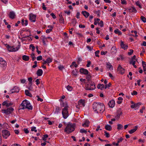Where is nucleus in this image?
Returning a JSON list of instances; mask_svg holds the SVG:
<instances>
[{
	"instance_id": "1",
	"label": "nucleus",
	"mask_w": 146,
	"mask_h": 146,
	"mask_svg": "<svg viewBox=\"0 0 146 146\" xmlns=\"http://www.w3.org/2000/svg\"><path fill=\"white\" fill-rule=\"evenodd\" d=\"M93 108L94 111L97 113H102L105 110V106L102 103H94L93 104Z\"/></svg>"
},
{
	"instance_id": "2",
	"label": "nucleus",
	"mask_w": 146,
	"mask_h": 146,
	"mask_svg": "<svg viewBox=\"0 0 146 146\" xmlns=\"http://www.w3.org/2000/svg\"><path fill=\"white\" fill-rule=\"evenodd\" d=\"M75 126V123H68L66 127L64 129V131L67 133L69 134L74 130Z\"/></svg>"
},
{
	"instance_id": "3",
	"label": "nucleus",
	"mask_w": 146,
	"mask_h": 146,
	"mask_svg": "<svg viewBox=\"0 0 146 146\" xmlns=\"http://www.w3.org/2000/svg\"><path fill=\"white\" fill-rule=\"evenodd\" d=\"M30 102L28 100H25L23 101L21 104V105L20 106V109H28L29 110H32L33 109V106H29V108H28V106L29 105Z\"/></svg>"
},
{
	"instance_id": "4",
	"label": "nucleus",
	"mask_w": 146,
	"mask_h": 146,
	"mask_svg": "<svg viewBox=\"0 0 146 146\" xmlns=\"http://www.w3.org/2000/svg\"><path fill=\"white\" fill-rule=\"evenodd\" d=\"M95 86L94 82L91 81L89 82L86 85L85 89L87 90H93L95 89Z\"/></svg>"
},
{
	"instance_id": "5",
	"label": "nucleus",
	"mask_w": 146,
	"mask_h": 146,
	"mask_svg": "<svg viewBox=\"0 0 146 146\" xmlns=\"http://www.w3.org/2000/svg\"><path fill=\"white\" fill-rule=\"evenodd\" d=\"M68 106H65L62 110V114L63 116V117L64 119H66L68 117L69 115L68 111Z\"/></svg>"
},
{
	"instance_id": "6",
	"label": "nucleus",
	"mask_w": 146,
	"mask_h": 146,
	"mask_svg": "<svg viewBox=\"0 0 146 146\" xmlns=\"http://www.w3.org/2000/svg\"><path fill=\"white\" fill-rule=\"evenodd\" d=\"M14 109L11 107L7 108V109L2 110L1 111L2 113L5 114L7 115H8L11 114L12 112L14 111Z\"/></svg>"
},
{
	"instance_id": "7",
	"label": "nucleus",
	"mask_w": 146,
	"mask_h": 146,
	"mask_svg": "<svg viewBox=\"0 0 146 146\" xmlns=\"http://www.w3.org/2000/svg\"><path fill=\"white\" fill-rule=\"evenodd\" d=\"M2 133L3 137L5 139H7L10 135L9 131L7 130H3Z\"/></svg>"
},
{
	"instance_id": "8",
	"label": "nucleus",
	"mask_w": 146,
	"mask_h": 146,
	"mask_svg": "<svg viewBox=\"0 0 146 146\" xmlns=\"http://www.w3.org/2000/svg\"><path fill=\"white\" fill-rule=\"evenodd\" d=\"M29 20L32 22H35L36 21V16L33 13L30 14L29 15Z\"/></svg>"
},
{
	"instance_id": "9",
	"label": "nucleus",
	"mask_w": 146,
	"mask_h": 146,
	"mask_svg": "<svg viewBox=\"0 0 146 146\" xmlns=\"http://www.w3.org/2000/svg\"><path fill=\"white\" fill-rule=\"evenodd\" d=\"M142 104L140 102H138L136 104H132L131 106V107L132 108H134L135 110L138 109L140 105Z\"/></svg>"
},
{
	"instance_id": "10",
	"label": "nucleus",
	"mask_w": 146,
	"mask_h": 146,
	"mask_svg": "<svg viewBox=\"0 0 146 146\" xmlns=\"http://www.w3.org/2000/svg\"><path fill=\"white\" fill-rule=\"evenodd\" d=\"M19 87L17 86L14 87L11 90L12 93H18L19 92Z\"/></svg>"
},
{
	"instance_id": "11",
	"label": "nucleus",
	"mask_w": 146,
	"mask_h": 146,
	"mask_svg": "<svg viewBox=\"0 0 146 146\" xmlns=\"http://www.w3.org/2000/svg\"><path fill=\"white\" fill-rule=\"evenodd\" d=\"M80 72L82 74L86 75L88 74L89 73L88 71L86 69L84 68H81L80 69Z\"/></svg>"
},
{
	"instance_id": "12",
	"label": "nucleus",
	"mask_w": 146,
	"mask_h": 146,
	"mask_svg": "<svg viewBox=\"0 0 146 146\" xmlns=\"http://www.w3.org/2000/svg\"><path fill=\"white\" fill-rule=\"evenodd\" d=\"M117 71L121 74H123L124 72V69L120 64H119L117 69Z\"/></svg>"
},
{
	"instance_id": "13",
	"label": "nucleus",
	"mask_w": 146,
	"mask_h": 146,
	"mask_svg": "<svg viewBox=\"0 0 146 146\" xmlns=\"http://www.w3.org/2000/svg\"><path fill=\"white\" fill-rule=\"evenodd\" d=\"M115 104V101L113 100L110 101L108 104V105L110 107L112 108L114 106Z\"/></svg>"
},
{
	"instance_id": "14",
	"label": "nucleus",
	"mask_w": 146,
	"mask_h": 146,
	"mask_svg": "<svg viewBox=\"0 0 146 146\" xmlns=\"http://www.w3.org/2000/svg\"><path fill=\"white\" fill-rule=\"evenodd\" d=\"M130 13H136L137 11L134 7H131L128 9Z\"/></svg>"
},
{
	"instance_id": "15",
	"label": "nucleus",
	"mask_w": 146,
	"mask_h": 146,
	"mask_svg": "<svg viewBox=\"0 0 146 146\" xmlns=\"http://www.w3.org/2000/svg\"><path fill=\"white\" fill-rule=\"evenodd\" d=\"M122 114V112L121 109H119L117 111V113L116 115L115 116V118L116 119H118L120 117V115Z\"/></svg>"
},
{
	"instance_id": "16",
	"label": "nucleus",
	"mask_w": 146,
	"mask_h": 146,
	"mask_svg": "<svg viewBox=\"0 0 146 146\" xmlns=\"http://www.w3.org/2000/svg\"><path fill=\"white\" fill-rule=\"evenodd\" d=\"M120 46L124 50H125L127 49L128 47V46L127 45L124 44L123 43V42L121 41V42Z\"/></svg>"
},
{
	"instance_id": "17",
	"label": "nucleus",
	"mask_w": 146,
	"mask_h": 146,
	"mask_svg": "<svg viewBox=\"0 0 146 146\" xmlns=\"http://www.w3.org/2000/svg\"><path fill=\"white\" fill-rule=\"evenodd\" d=\"M15 13L13 11H11L10 12L9 14V17L10 18L13 19L15 18Z\"/></svg>"
},
{
	"instance_id": "18",
	"label": "nucleus",
	"mask_w": 146,
	"mask_h": 146,
	"mask_svg": "<svg viewBox=\"0 0 146 146\" xmlns=\"http://www.w3.org/2000/svg\"><path fill=\"white\" fill-rule=\"evenodd\" d=\"M43 73L42 70L41 69H38L36 72V74L38 76H41Z\"/></svg>"
},
{
	"instance_id": "19",
	"label": "nucleus",
	"mask_w": 146,
	"mask_h": 146,
	"mask_svg": "<svg viewBox=\"0 0 146 146\" xmlns=\"http://www.w3.org/2000/svg\"><path fill=\"white\" fill-rule=\"evenodd\" d=\"M82 13L86 18H88L90 15L89 13L86 11H82Z\"/></svg>"
},
{
	"instance_id": "20",
	"label": "nucleus",
	"mask_w": 146,
	"mask_h": 146,
	"mask_svg": "<svg viewBox=\"0 0 146 146\" xmlns=\"http://www.w3.org/2000/svg\"><path fill=\"white\" fill-rule=\"evenodd\" d=\"M21 23L22 25H25L26 26L28 25V21L27 20H25L24 19H22L21 20Z\"/></svg>"
},
{
	"instance_id": "21",
	"label": "nucleus",
	"mask_w": 146,
	"mask_h": 146,
	"mask_svg": "<svg viewBox=\"0 0 146 146\" xmlns=\"http://www.w3.org/2000/svg\"><path fill=\"white\" fill-rule=\"evenodd\" d=\"M138 128L137 126H135V128L133 129H132L129 131V133L130 134H132L135 132L137 129Z\"/></svg>"
},
{
	"instance_id": "22",
	"label": "nucleus",
	"mask_w": 146,
	"mask_h": 146,
	"mask_svg": "<svg viewBox=\"0 0 146 146\" xmlns=\"http://www.w3.org/2000/svg\"><path fill=\"white\" fill-rule=\"evenodd\" d=\"M90 123V122L88 120H86L84 123L82 124V126L83 127H86L89 126V124Z\"/></svg>"
},
{
	"instance_id": "23",
	"label": "nucleus",
	"mask_w": 146,
	"mask_h": 146,
	"mask_svg": "<svg viewBox=\"0 0 146 146\" xmlns=\"http://www.w3.org/2000/svg\"><path fill=\"white\" fill-rule=\"evenodd\" d=\"M8 50L10 52H15L14 48H13V46H11L9 45L6 46Z\"/></svg>"
},
{
	"instance_id": "24",
	"label": "nucleus",
	"mask_w": 146,
	"mask_h": 146,
	"mask_svg": "<svg viewBox=\"0 0 146 146\" xmlns=\"http://www.w3.org/2000/svg\"><path fill=\"white\" fill-rule=\"evenodd\" d=\"M79 104L82 105V106L84 107L85 106V102L84 100H83L82 99H81L79 100L78 102Z\"/></svg>"
},
{
	"instance_id": "25",
	"label": "nucleus",
	"mask_w": 146,
	"mask_h": 146,
	"mask_svg": "<svg viewBox=\"0 0 146 146\" xmlns=\"http://www.w3.org/2000/svg\"><path fill=\"white\" fill-rule=\"evenodd\" d=\"M105 128L107 130L110 131L112 130L111 126L109 125H106L105 127Z\"/></svg>"
},
{
	"instance_id": "26",
	"label": "nucleus",
	"mask_w": 146,
	"mask_h": 146,
	"mask_svg": "<svg viewBox=\"0 0 146 146\" xmlns=\"http://www.w3.org/2000/svg\"><path fill=\"white\" fill-rule=\"evenodd\" d=\"M22 59L24 61H27L29 60V56L24 55L22 56Z\"/></svg>"
},
{
	"instance_id": "27",
	"label": "nucleus",
	"mask_w": 146,
	"mask_h": 146,
	"mask_svg": "<svg viewBox=\"0 0 146 146\" xmlns=\"http://www.w3.org/2000/svg\"><path fill=\"white\" fill-rule=\"evenodd\" d=\"M7 63L5 61L3 60V61L0 62V66L2 65V67L4 68L6 66Z\"/></svg>"
},
{
	"instance_id": "28",
	"label": "nucleus",
	"mask_w": 146,
	"mask_h": 146,
	"mask_svg": "<svg viewBox=\"0 0 146 146\" xmlns=\"http://www.w3.org/2000/svg\"><path fill=\"white\" fill-rule=\"evenodd\" d=\"M97 88L98 89H100L101 90H102L104 88V86L103 84H99L97 86Z\"/></svg>"
},
{
	"instance_id": "29",
	"label": "nucleus",
	"mask_w": 146,
	"mask_h": 146,
	"mask_svg": "<svg viewBox=\"0 0 146 146\" xmlns=\"http://www.w3.org/2000/svg\"><path fill=\"white\" fill-rule=\"evenodd\" d=\"M106 67L109 69H113V67L109 62L107 63L106 64Z\"/></svg>"
},
{
	"instance_id": "30",
	"label": "nucleus",
	"mask_w": 146,
	"mask_h": 146,
	"mask_svg": "<svg viewBox=\"0 0 146 146\" xmlns=\"http://www.w3.org/2000/svg\"><path fill=\"white\" fill-rule=\"evenodd\" d=\"M25 94L27 96H30V97H31L32 96V95L29 92V91L28 90H26L25 91Z\"/></svg>"
},
{
	"instance_id": "31",
	"label": "nucleus",
	"mask_w": 146,
	"mask_h": 146,
	"mask_svg": "<svg viewBox=\"0 0 146 146\" xmlns=\"http://www.w3.org/2000/svg\"><path fill=\"white\" fill-rule=\"evenodd\" d=\"M142 64L143 66L144 71H146V64H145V62L143 61L142 62Z\"/></svg>"
},
{
	"instance_id": "32",
	"label": "nucleus",
	"mask_w": 146,
	"mask_h": 146,
	"mask_svg": "<svg viewBox=\"0 0 146 146\" xmlns=\"http://www.w3.org/2000/svg\"><path fill=\"white\" fill-rule=\"evenodd\" d=\"M114 32L116 34H118V35H121V32L117 29L114 30Z\"/></svg>"
},
{
	"instance_id": "33",
	"label": "nucleus",
	"mask_w": 146,
	"mask_h": 146,
	"mask_svg": "<svg viewBox=\"0 0 146 146\" xmlns=\"http://www.w3.org/2000/svg\"><path fill=\"white\" fill-rule=\"evenodd\" d=\"M59 21L60 22V23H63V24L64 23V19L62 17V15H61V17H60V19L59 20Z\"/></svg>"
},
{
	"instance_id": "34",
	"label": "nucleus",
	"mask_w": 146,
	"mask_h": 146,
	"mask_svg": "<svg viewBox=\"0 0 146 146\" xmlns=\"http://www.w3.org/2000/svg\"><path fill=\"white\" fill-rule=\"evenodd\" d=\"M75 70H73L72 72V74L73 75L76 76L77 75V71L76 69H75Z\"/></svg>"
},
{
	"instance_id": "35",
	"label": "nucleus",
	"mask_w": 146,
	"mask_h": 146,
	"mask_svg": "<svg viewBox=\"0 0 146 146\" xmlns=\"http://www.w3.org/2000/svg\"><path fill=\"white\" fill-rule=\"evenodd\" d=\"M72 24L74 26H75L77 22L76 21V19L75 18H74L72 20Z\"/></svg>"
},
{
	"instance_id": "36",
	"label": "nucleus",
	"mask_w": 146,
	"mask_h": 146,
	"mask_svg": "<svg viewBox=\"0 0 146 146\" xmlns=\"http://www.w3.org/2000/svg\"><path fill=\"white\" fill-rule=\"evenodd\" d=\"M52 59L50 57L48 58L46 60V61L47 62V63H50L52 62Z\"/></svg>"
},
{
	"instance_id": "37",
	"label": "nucleus",
	"mask_w": 146,
	"mask_h": 146,
	"mask_svg": "<svg viewBox=\"0 0 146 146\" xmlns=\"http://www.w3.org/2000/svg\"><path fill=\"white\" fill-rule=\"evenodd\" d=\"M137 6H138L141 9L142 8V7L141 5L140 2L139 1H137L135 2Z\"/></svg>"
},
{
	"instance_id": "38",
	"label": "nucleus",
	"mask_w": 146,
	"mask_h": 146,
	"mask_svg": "<svg viewBox=\"0 0 146 146\" xmlns=\"http://www.w3.org/2000/svg\"><path fill=\"white\" fill-rule=\"evenodd\" d=\"M31 56L32 58V60L33 61H34L36 58L35 56V54L34 53H32L31 54Z\"/></svg>"
},
{
	"instance_id": "39",
	"label": "nucleus",
	"mask_w": 146,
	"mask_h": 146,
	"mask_svg": "<svg viewBox=\"0 0 146 146\" xmlns=\"http://www.w3.org/2000/svg\"><path fill=\"white\" fill-rule=\"evenodd\" d=\"M43 136L42 139L44 141H45L46 140V138L48 137V135L47 134H45L43 135Z\"/></svg>"
},
{
	"instance_id": "40",
	"label": "nucleus",
	"mask_w": 146,
	"mask_h": 146,
	"mask_svg": "<svg viewBox=\"0 0 146 146\" xmlns=\"http://www.w3.org/2000/svg\"><path fill=\"white\" fill-rule=\"evenodd\" d=\"M27 38V39L29 41H31L32 40V38H31V37H30L29 36H27L26 37H24L23 38V40H26L25 38Z\"/></svg>"
},
{
	"instance_id": "41",
	"label": "nucleus",
	"mask_w": 146,
	"mask_h": 146,
	"mask_svg": "<svg viewBox=\"0 0 146 146\" xmlns=\"http://www.w3.org/2000/svg\"><path fill=\"white\" fill-rule=\"evenodd\" d=\"M28 80L29 82V84L31 86L32 85V77H30L28 78Z\"/></svg>"
},
{
	"instance_id": "42",
	"label": "nucleus",
	"mask_w": 146,
	"mask_h": 146,
	"mask_svg": "<svg viewBox=\"0 0 146 146\" xmlns=\"http://www.w3.org/2000/svg\"><path fill=\"white\" fill-rule=\"evenodd\" d=\"M141 20L144 23L146 22V18L143 16H141L140 17Z\"/></svg>"
},
{
	"instance_id": "43",
	"label": "nucleus",
	"mask_w": 146,
	"mask_h": 146,
	"mask_svg": "<svg viewBox=\"0 0 146 146\" xmlns=\"http://www.w3.org/2000/svg\"><path fill=\"white\" fill-rule=\"evenodd\" d=\"M117 126V129L118 130H120L123 127V126L121 124H118Z\"/></svg>"
},
{
	"instance_id": "44",
	"label": "nucleus",
	"mask_w": 146,
	"mask_h": 146,
	"mask_svg": "<svg viewBox=\"0 0 146 146\" xmlns=\"http://www.w3.org/2000/svg\"><path fill=\"white\" fill-rule=\"evenodd\" d=\"M105 134L104 135L106 137H109L110 136V135L108 133L107 131H104Z\"/></svg>"
},
{
	"instance_id": "45",
	"label": "nucleus",
	"mask_w": 146,
	"mask_h": 146,
	"mask_svg": "<svg viewBox=\"0 0 146 146\" xmlns=\"http://www.w3.org/2000/svg\"><path fill=\"white\" fill-rule=\"evenodd\" d=\"M80 132L82 133H84L86 134L87 133V131L84 129H81L80 130Z\"/></svg>"
},
{
	"instance_id": "46",
	"label": "nucleus",
	"mask_w": 146,
	"mask_h": 146,
	"mask_svg": "<svg viewBox=\"0 0 146 146\" xmlns=\"http://www.w3.org/2000/svg\"><path fill=\"white\" fill-rule=\"evenodd\" d=\"M67 89L68 91H71L72 90V87L69 85H68L67 86Z\"/></svg>"
},
{
	"instance_id": "47",
	"label": "nucleus",
	"mask_w": 146,
	"mask_h": 146,
	"mask_svg": "<svg viewBox=\"0 0 146 146\" xmlns=\"http://www.w3.org/2000/svg\"><path fill=\"white\" fill-rule=\"evenodd\" d=\"M111 84L110 83H109L108 84H106L104 86V89H106L107 88L110 87Z\"/></svg>"
},
{
	"instance_id": "48",
	"label": "nucleus",
	"mask_w": 146,
	"mask_h": 146,
	"mask_svg": "<svg viewBox=\"0 0 146 146\" xmlns=\"http://www.w3.org/2000/svg\"><path fill=\"white\" fill-rule=\"evenodd\" d=\"M88 75L86 76V78L88 79V81H89L90 80L91 78V76L90 74H87Z\"/></svg>"
},
{
	"instance_id": "49",
	"label": "nucleus",
	"mask_w": 146,
	"mask_h": 146,
	"mask_svg": "<svg viewBox=\"0 0 146 146\" xmlns=\"http://www.w3.org/2000/svg\"><path fill=\"white\" fill-rule=\"evenodd\" d=\"M29 47L30 48L31 47L32 48V50L33 51L34 50L35 48L33 44H31L29 46Z\"/></svg>"
},
{
	"instance_id": "50",
	"label": "nucleus",
	"mask_w": 146,
	"mask_h": 146,
	"mask_svg": "<svg viewBox=\"0 0 146 146\" xmlns=\"http://www.w3.org/2000/svg\"><path fill=\"white\" fill-rule=\"evenodd\" d=\"M43 37V38L44 40H47V39H51V40H52V39L50 37L48 36L47 37H45V36H42Z\"/></svg>"
},
{
	"instance_id": "51",
	"label": "nucleus",
	"mask_w": 146,
	"mask_h": 146,
	"mask_svg": "<svg viewBox=\"0 0 146 146\" xmlns=\"http://www.w3.org/2000/svg\"><path fill=\"white\" fill-rule=\"evenodd\" d=\"M99 52H100L99 50L96 51L95 52V55L96 57H99V56L98 54L99 53Z\"/></svg>"
},
{
	"instance_id": "52",
	"label": "nucleus",
	"mask_w": 146,
	"mask_h": 146,
	"mask_svg": "<svg viewBox=\"0 0 146 146\" xmlns=\"http://www.w3.org/2000/svg\"><path fill=\"white\" fill-rule=\"evenodd\" d=\"M130 52H128V54L129 55H131L133 53V50L132 49L130 50Z\"/></svg>"
},
{
	"instance_id": "53",
	"label": "nucleus",
	"mask_w": 146,
	"mask_h": 146,
	"mask_svg": "<svg viewBox=\"0 0 146 146\" xmlns=\"http://www.w3.org/2000/svg\"><path fill=\"white\" fill-rule=\"evenodd\" d=\"M36 97L38 98L37 100L38 101H40L41 102H42L43 101V99H42L40 98L37 95L36 96Z\"/></svg>"
},
{
	"instance_id": "54",
	"label": "nucleus",
	"mask_w": 146,
	"mask_h": 146,
	"mask_svg": "<svg viewBox=\"0 0 146 146\" xmlns=\"http://www.w3.org/2000/svg\"><path fill=\"white\" fill-rule=\"evenodd\" d=\"M123 140V139L122 137H121L119 139H118L117 142L118 143H119L121 142L122 140Z\"/></svg>"
},
{
	"instance_id": "55",
	"label": "nucleus",
	"mask_w": 146,
	"mask_h": 146,
	"mask_svg": "<svg viewBox=\"0 0 146 146\" xmlns=\"http://www.w3.org/2000/svg\"><path fill=\"white\" fill-rule=\"evenodd\" d=\"M37 60H42V57L41 56H40L37 57Z\"/></svg>"
},
{
	"instance_id": "56",
	"label": "nucleus",
	"mask_w": 146,
	"mask_h": 146,
	"mask_svg": "<svg viewBox=\"0 0 146 146\" xmlns=\"http://www.w3.org/2000/svg\"><path fill=\"white\" fill-rule=\"evenodd\" d=\"M23 131L26 133H28L29 132V131L27 129L24 128L23 129Z\"/></svg>"
},
{
	"instance_id": "57",
	"label": "nucleus",
	"mask_w": 146,
	"mask_h": 146,
	"mask_svg": "<svg viewBox=\"0 0 146 146\" xmlns=\"http://www.w3.org/2000/svg\"><path fill=\"white\" fill-rule=\"evenodd\" d=\"M50 15H51L53 18L54 19H55L56 18V16L55 15L54 13H52L50 14Z\"/></svg>"
},
{
	"instance_id": "58",
	"label": "nucleus",
	"mask_w": 146,
	"mask_h": 146,
	"mask_svg": "<svg viewBox=\"0 0 146 146\" xmlns=\"http://www.w3.org/2000/svg\"><path fill=\"white\" fill-rule=\"evenodd\" d=\"M7 102H8L7 101H5L2 103V105L3 106H6L7 104Z\"/></svg>"
},
{
	"instance_id": "59",
	"label": "nucleus",
	"mask_w": 146,
	"mask_h": 146,
	"mask_svg": "<svg viewBox=\"0 0 146 146\" xmlns=\"http://www.w3.org/2000/svg\"><path fill=\"white\" fill-rule=\"evenodd\" d=\"M36 52L38 53V54H39L41 53V51H39L38 49V47L37 46L36 47Z\"/></svg>"
},
{
	"instance_id": "60",
	"label": "nucleus",
	"mask_w": 146,
	"mask_h": 146,
	"mask_svg": "<svg viewBox=\"0 0 146 146\" xmlns=\"http://www.w3.org/2000/svg\"><path fill=\"white\" fill-rule=\"evenodd\" d=\"M52 29H48L46 31V33H49L51 31H52Z\"/></svg>"
},
{
	"instance_id": "61",
	"label": "nucleus",
	"mask_w": 146,
	"mask_h": 146,
	"mask_svg": "<svg viewBox=\"0 0 146 146\" xmlns=\"http://www.w3.org/2000/svg\"><path fill=\"white\" fill-rule=\"evenodd\" d=\"M13 104V103H12L10 102L9 103H8L7 102V104L6 107H9L10 106H12Z\"/></svg>"
},
{
	"instance_id": "62",
	"label": "nucleus",
	"mask_w": 146,
	"mask_h": 146,
	"mask_svg": "<svg viewBox=\"0 0 146 146\" xmlns=\"http://www.w3.org/2000/svg\"><path fill=\"white\" fill-rule=\"evenodd\" d=\"M91 64V62L90 61H88V63L86 65V66L87 67H89L90 66V65Z\"/></svg>"
},
{
	"instance_id": "63",
	"label": "nucleus",
	"mask_w": 146,
	"mask_h": 146,
	"mask_svg": "<svg viewBox=\"0 0 146 146\" xmlns=\"http://www.w3.org/2000/svg\"><path fill=\"white\" fill-rule=\"evenodd\" d=\"M137 94V92L135 91H133V92L131 93V95H136Z\"/></svg>"
},
{
	"instance_id": "64",
	"label": "nucleus",
	"mask_w": 146,
	"mask_h": 146,
	"mask_svg": "<svg viewBox=\"0 0 146 146\" xmlns=\"http://www.w3.org/2000/svg\"><path fill=\"white\" fill-rule=\"evenodd\" d=\"M39 81V79H37L35 81L36 82V84L37 85H38L40 83V82Z\"/></svg>"
}]
</instances>
